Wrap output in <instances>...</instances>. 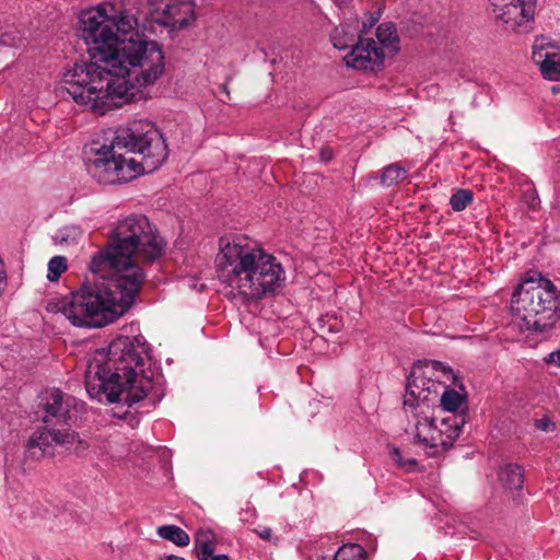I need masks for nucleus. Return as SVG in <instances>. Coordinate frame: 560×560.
Instances as JSON below:
<instances>
[{"instance_id":"1","label":"nucleus","mask_w":560,"mask_h":560,"mask_svg":"<svg viewBox=\"0 0 560 560\" xmlns=\"http://www.w3.org/2000/svg\"><path fill=\"white\" fill-rule=\"evenodd\" d=\"M90 62L74 63L62 73L58 91L73 102L103 114L125 103L143 100L145 89L164 72L159 43L136 34L133 13L109 2L80 14Z\"/></svg>"},{"instance_id":"2","label":"nucleus","mask_w":560,"mask_h":560,"mask_svg":"<svg viewBox=\"0 0 560 560\" xmlns=\"http://www.w3.org/2000/svg\"><path fill=\"white\" fill-rule=\"evenodd\" d=\"M162 249L147 217L121 220L107 247L92 257L91 276L81 289L48 299L46 311L63 315L75 327L100 328L115 322L133 304L144 280L137 261H153Z\"/></svg>"},{"instance_id":"3","label":"nucleus","mask_w":560,"mask_h":560,"mask_svg":"<svg viewBox=\"0 0 560 560\" xmlns=\"http://www.w3.org/2000/svg\"><path fill=\"white\" fill-rule=\"evenodd\" d=\"M160 375L152 369L143 336H119L88 361L85 388L101 402L129 407L154 392L160 399Z\"/></svg>"},{"instance_id":"4","label":"nucleus","mask_w":560,"mask_h":560,"mask_svg":"<svg viewBox=\"0 0 560 560\" xmlns=\"http://www.w3.org/2000/svg\"><path fill=\"white\" fill-rule=\"evenodd\" d=\"M167 156L160 130L150 121L138 120L118 128L112 144L97 150L86 166L98 183L115 185L154 172Z\"/></svg>"},{"instance_id":"5","label":"nucleus","mask_w":560,"mask_h":560,"mask_svg":"<svg viewBox=\"0 0 560 560\" xmlns=\"http://www.w3.org/2000/svg\"><path fill=\"white\" fill-rule=\"evenodd\" d=\"M434 371L452 374V369L442 362H418L408 375L404 395V409L408 418L406 432L432 456L452 447L465 424L462 413L441 418L429 415L431 395L436 397L442 387L430 376Z\"/></svg>"},{"instance_id":"6","label":"nucleus","mask_w":560,"mask_h":560,"mask_svg":"<svg viewBox=\"0 0 560 560\" xmlns=\"http://www.w3.org/2000/svg\"><path fill=\"white\" fill-rule=\"evenodd\" d=\"M510 308L521 331L546 338L559 318L560 296L550 280L534 273L518 284Z\"/></svg>"},{"instance_id":"7","label":"nucleus","mask_w":560,"mask_h":560,"mask_svg":"<svg viewBox=\"0 0 560 560\" xmlns=\"http://www.w3.org/2000/svg\"><path fill=\"white\" fill-rule=\"evenodd\" d=\"M285 280L280 262L267 254L255 241L247 240V299L273 294Z\"/></svg>"},{"instance_id":"8","label":"nucleus","mask_w":560,"mask_h":560,"mask_svg":"<svg viewBox=\"0 0 560 560\" xmlns=\"http://www.w3.org/2000/svg\"><path fill=\"white\" fill-rule=\"evenodd\" d=\"M244 236L225 235L220 240V252L215 258L219 279L225 284V295L245 303L242 273L245 271Z\"/></svg>"},{"instance_id":"9","label":"nucleus","mask_w":560,"mask_h":560,"mask_svg":"<svg viewBox=\"0 0 560 560\" xmlns=\"http://www.w3.org/2000/svg\"><path fill=\"white\" fill-rule=\"evenodd\" d=\"M494 19L515 33L534 30L537 0H488Z\"/></svg>"},{"instance_id":"10","label":"nucleus","mask_w":560,"mask_h":560,"mask_svg":"<svg viewBox=\"0 0 560 560\" xmlns=\"http://www.w3.org/2000/svg\"><path fill=\"white\" fill-rule=\"evenodd\" d=\"M43 421L47 424L75 422L84 409V404L58 388H48L39 396Z\"/></svg>"},{"instance_id":"11","label":"nucleus","mask_w":560,"mask_h":560,"mask_svg":"<svg viewBox=\"0 0 560 560\" xmlns=\"http://www.w3.org/2000/svg\"><path fill=\"white\" fill-rule=\"evenodd\" d=\"M148 15L151 21L170 28L179 31L195 20L192 0H145Z\"/></svg>"},{"instance_id":"12","label":"nucleus","mask_w":560,"mask_h":560,"mask_svg":"<svg viewBox=\"0 0 560 560\" xmlns=\"http://www.w3.org/2000/svg\"><path fill=\"white\" fill-rule=\"evenodd\" d=\"M384 54L381 47L370 38H362L350 52L345 56L348 67L359 70H374L383 63Z\"/></svg>"},{"instance_id":"13","label":"nucleus","mask_w":560,"mask_h":560,"mask_svg":"<svg viewBox=\"0 0 560 560\" xmlns=\"http://www.w3.org/2000/svg\"><path fill=\"white\" fill-rule=\"evenodd\" d=\"M430 376L432 377V380L438 381L442 386L436 397H434V395H431L430 404L439 398L440 406L442 407L443 411L448 412L450 415L462 413L466 418V412L464 410V406L466 404L465 395L460 394L454 388L445 386L443 382L440 380V377H445L446 380L454 381V372L452 371V374H445L441 371H434L430 374Z\"/></svg>"},{"instance_id":"14","label":"nucleus","mask_w":560,"mask_h":560,"mask_svg":"<svg viewBox=\"0 0 560 560\" xmlns=\"http://www.w3.org/2000/svg\"><path fill=\"white\" fill-rule=\"evenodd\" d=\"M376 22V19L371 18L369 25L363 22V28L359 30V22L342 23L335 28L331 34V43L335 48L343 50L353 48L368 33V27L371 28Z\"/></svg>"},{"instance_id":"15","label":"nucleus","mask_w":560,"mask_h":560,"mask_svg":"<svg viewBox=\"0 0 560 560\" xmlns=\"http://www.w3.org/2000/svg\"><path fill=\"white\" fill-rule=\"evenodd\" d=\"M55 429H42L34 432L27 441L26 448L31 456L40 458L51 455L55 443Z\"/></svg>"},{"instance_id":"16","label":"nucleus","mask_w":560,"mask_h":560,"mask_svg":"<svg viewBox=\"0 0 560 560\" xmlns=\"http://www.w3.org/2000/svg\"><path fill=\"white\" fill-rule=\"evenodd\" d=\"M557 48L548 37H536L532 46V59L539 67L542 75H551L548 67V60L552 58V54Z\"/></svg>"},{"instance_id":"17","label":"nucleus","mask_w":560,"mask_h":560,"mask_svg":"<svg viewBox=\"0 0 560 560\" xmlns=\"http://www.w3.org/2000/svg\"><path fill=\"white\" fill-rule=\"evenodd\" d=\"M55 438L56 445L77 455L84 454L89 448L88 442L70 429H55Z\"/></svg>"},{"instance_id":"18","label":"nucleus","mask_w":560,"mask_h":560,"mask_svg":"<svg viewBox=\"0 0 560 560\" xmlns=\"http://www.w3.org/2000/svg\"><path fill=\"white\" fill-rule=\"evenodd\" d=\"M500 482L510 490L522 489L524 482L523 469L516 464H508L499 471Z\"/></svg>"},{"instance_id":"19","label":"nucleus","mask_w":560,"mask_h":560,"mask_svg":"<svg viewBox=\"0 0 560 560\" xmlns=\"http://www.w3.org/2000/svg\"><path fill=\"white\" fill-rule=\"evenodd\" d=\"M195 548L199 560H208L214 552V534L210 530H198Z\"/></svg>"},{"instance_id":"20","label":"nucleus","mask_w":560,"mask_h":560,"mask_svg":"<svg viewBox=\"0 0 560 560\" xmlns=\"http://www.w3.org/2000/svg\"><path fill=\"white\" fill-rule=\"evenodd\" d=\"M156 533L161 538L170 540L178 547H186L190 542L189 535L176 525L160 526Z\"/></svg>"},{"instance_id":"21","label":"nucleus","mask_w":560,"mask_h":560,"mask_svg":"<svg viewBox=\"0 0 560 560\" xmlns=\"http://www.w3.org/2000/svg\"><path fill=\"white\" fill-rule=\"evenodd\" d=\"M376 37L378 43L390 50H397V34L393 23H382L377 26Z\"/></svg>"},{"instance_id":"22","label":"nucleus","mask_w":560,"mask_h":560,"mask_svg":"<svg viewBox=\"0 0 560 560\" xmlns=\"http://www.w3.org/2000/svg\"><path fill=\"white\" fill-rule=\"evenodd\" d=\"M407 170L398 163L386 166L381 175V183L385 187H390L406 178Z\"/></svg>"},{"instance_id":"23","label":"nucleus","mask_w":560,"mask_h":560,"mask_svg":"<svg viewBox=\"0 0 560 560\" xmlns=\"http://www.w3.org/2000/svg\"><path fill=\"white\" fill-rule=\"evenodd\" d=\"M365 558L366 551L361 545L346 544L337 550L334 560H365Z\"/></svg>"},{"instance_id":"24","label":"nucleus","mask_w":560,"mask_h":560,"mask_svg":"<svg viewBox=\"0 0 560 560\" xmlns=\"http://www.w3.org/2000/svg\"><path fill=\"white\" fill-rule=\"evenodd\" d=\"M82 236V231L79 226L77 225H67V226H63L62 229H60L56 236H55V240L57 243L59 244H73V243H77Z\"/></svg>"},{"instance_id":"25","label":"nucleus","mask_w":560,"mask_h":560,"mask_svg":"<svg viewBox=\"0 0 560 560\" xmlns=\"http://www.w3.org/2000/svg\"><path fill=\"white\" fill-rule=\"evenodd\" d=\"M474 194L469 189H458L450 198V205L456 212L463 211L472 201Z\"/></svg>"},{"instance_id":"26","label":"nucleus","mask_w":560,"mask_h":560,"mask_svg":"<svg viewBox=\"0 0 560 560\" xmlns=\"http://www.w3.org/2000/svg\"><path fill=\"white\" fill-rule=\"evenodd\" d=\"M67 259L63 256H55L48 262L47 279L56 281L67 270Z\"/></svg>"},{"instance_id":"27","label":"nucleus","mask_w":560,"mask_h":560,"mask_svg":"<svg viewBox=\"0 0 560 560\" xmlns=\"http://www.w3.org/2000/svg\"><path fill=\"white\" fill-rule=\"evenodd\" d=\"M393 460L404 470L413 471L417 467V460L412 457H405L398 448L390 452Z\"/></svg>"},{"instance_id":"28","label":"nucleus","mask_w":560,"mask_h":560,"mask_svg":"<svg viewBox=\"0 0 560 560\" xmlns=\"http://www.w3.org/2000/svg\"><path fill=\"white\" fill-rule=\"evenodd\" d=\"M549 73L551 75H542L547 80L557 81L560 80V55L556 51L552 54V58L548 60Z\"/></svg>"},{"instance_id":"29","label":"nucleus","mask_w":560,"mask_h":560,"mask_svg":"<svg viewBox=\"0 0 560 560\" xmlns=\"http://www.w3.org/2000/svg\"><path fill=\"white\" fill-rule=\"evenodd\" d=\"M534 425L537 430L542 432H552L556 429L555 423L550 420L548 416H544L539 419H536Z\"/></svg>"},{"instance_id":"30","label":"nucleus","mask_w":560,"mask_h":560,"mask_svg":"<svg viewBox=\"0 0 560 560\" xmlns=\"http://www.w3.org/2000/svg\"><path fill=\"white\" fill-rule=\"evenodd\" d=\"M253 532L261 539L276 542L277 538H273L271 528L267 526L258 525Z\"/></svg>"},{"instance_id":"31","label":"nucleus","mask_w":560,"mask_h":560,"mask_svg":"<svg viewBox=\"0 0 560 560\" xmlns=\"http://www.w3.org/2000/svg\"><path fill=\"white\" fill-rule=\"evenodd\" d=\"M548 362H553V363H557L558 365H560V349L558 351L551 352L549 354Z\"/></svg>"},{"instance_id":"32","label":"nucleus","mask_w":560,"mask_h":560,"mask_svg":"<svg viewBox=\"0 0 560 560\" xmlns=\"http://www.w3.org/2000/svg\"><path fill=\"white\" fill-rule=\"evenodd\" d=\"M1 43L4 45H12L15 46V43L11 40V37L9 34H2L1 35Z\"/></svg>"},{"instance_id":"33","label":"nucleus","mask_w":560,"mask_h":560,"mask_svg":"<svg viewBox=\"0 0 560 560\" xmlns=\"http://www.w3.org/2000/svg\"><path fill=\"white\" fill-rule=\"evenodd\" d=\"M159 560H186V559L183 557L175 556V555H168V556H161L159 558Z\"/></svg>"},{"instance_id":"34","label":"nucleus","mask_w":560,"mask_h":560,"mask_svg":"<svg viewBox=\"0 0 560 560\" xmlns=\"http://www.w3.org/2000/svg\"><path fill=\"white\" fill-rule=\"evenodd\" d=\"M320 158L323 161H329L331 159V152L328 150H323L320 152Z\"/></svg>"},{"instance_id":"35","label":"nucleus","mask_w":560,"mask_h":560,"mask_svg":"<svg viewBox=\"0 0 560 560\" xmlns=\"http://www.w3.org/2000/svg\"><path fill=\"white\" fill-rule=\"evenodd\" d=\"M5 283V277L0 272V284Z\"/></svg>"}]
</instances>
